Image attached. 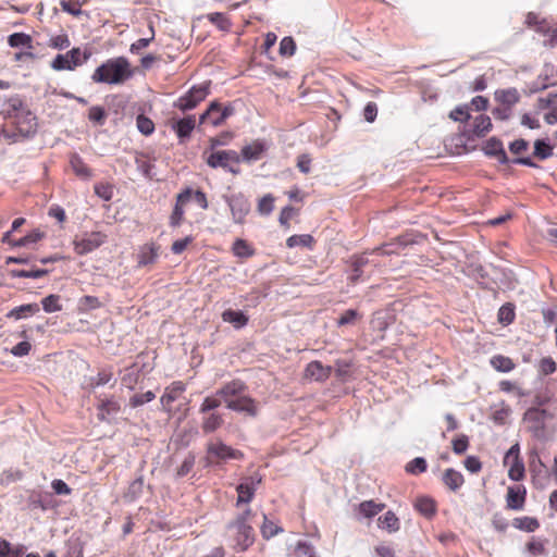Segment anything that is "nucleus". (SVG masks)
I'll return each mask as SVG.
<instances>
[{
	"label": "nucleus",
	"mask_w": 557,
	"mask_h": 557,
	"mask_svg": "<svg viewBox=\"0 0 557 557\" xmlns=\"http://www.w3.org/2000/svg\"><path fill=\"white\" fill-rule=\"evenodd\" d=\"M135 70L125 57L108 59L92 73L94 83L121 85L134 76Z\"/></svg>",
	"instance_id": "nucleus-1"
},
{
	"label": "nucleus",
	"mask_w": 557,
	"mask_h": 557,
	"mask_svg": "<svg viewBox=\"0 0 557 557\" xmlns=\"http://www.w3.org/2000/svg\"><path fill=\"white\" fill-rule=\"evenodd\" d=\"M253 516L251 508H246L227 524V529L233 532V548L237 552L247 550L255 542V531L249 523Z\"/></svg>",
	"instance_id": "nucleus-2"
},
{
	"label": "nucleus",
	"mask_w": 557,
	"mask_h": 557,
	"mask_svg": "<svg viewBox=\"0 0 557 557\" xmlns=\"http://www.w3.org/2000/svg\"><path fill=\"white\" fill-rule=\"evenodd\" d=\"M191 200H195L197 205L203 210L208 209L209 207L207 196L202 190H194L190 187H186L176 195V201L169 219L170 226L177 227L183 223L185 207Z\"/></svg>",
	"instance_id": "nucleus-3"
},
{
	"label": "nucleus",
	"mask_w": 557,
	"mask_h": 557,
	"mask_svg": "<svg viewBox=\"0 0 557 557\" xmlns=\"http://www.w3.org/2000/svg\"><path fill=\"white\" fill-rule=\"evenodd\" d=\"M203 157L206 163L212 169L222 168L235 175L239 173V169L233 166V164L237 165L240 162V156L235 150L208 149Z\"/></svg>",
	"instance_id": "nucleus-4"
},
{
	"label": "nucleus",
	"mask_w": 557,
	"mask_h": 557,
	"mask_svg": "<svg viewBox=\"0 0 557 557\" xmlns=\"http://www.w3.org/2000/svg\"><path fill=\"white\" fill-rule=\"evenodd\" d=\"M211 82L194 85L186 94L177 98L173 107L186 112L197 108L210 94Z\"/></svg>",
	"instance_id": "nucleus-5"
},
{
	"label": "nucleus",
	"mask_w": 557,
	"mask_h": 557,
	"mask_svg": "<svg viewBox=\"0 0 557 557\" xmlns=\"http://www.w3.org/2000/svg\"><path fill=\"white\" fill-rule=\"evenodd\" d=\"M90 57L91 52L88 49L82 51L81 48L75 47L64 54H57L51 62V67L54 71H74L86 63Z\"/></svg>",
	"instance_id": "nucleus-6"
},
{
	"label": "nucleus",
	"mask_w": 557,
	"mask_h": 557,
	"mask_svg": "<svg viewBox=\"0 0 557 557\" xmlns=\"http://www.w3.org/2000/svg\"><path fill=\"white\" fill-rule=\"evenodd\" d=\"M207 463L218 462L220 460L226 459H237L240 460L244 458L243 451L238 449H234L231 446L222 443L220 440H212L207 443Z\"/></svg>",
	"instance_id": "nucleus-7"
},
{
	"label": "nucleus",
	"mask_w": 557,
	"mask_h": 557,
	"mask_svg": "<svg viewBox=\"0 0 557 557\" xmlns=\"http://www.w3.org/2000/svg\"><path fill=\"white\" fill-rule=\"evenodd\" d=\"M15 114L13 115V124L22 137L26 138L33 136L37 131V117L35 114L25 108H15Z\"/></svg>",
	"instance_id": "nucleus-8"
},
{
	"label": "nucleus",
	"mask_w": 557,
	"mask_h": 557,
	"mask_svg": "<svg viewBox=\"0 0 557 557\" xmlns=\"http://www.w3.org/2000/svg\"><path fill=\"white\" fill-rule=\"evenodd\" d=\"M504 466L508 467V476L512 481H521L524 478L525 469L523 460L520 457V446L518 443L512 445L504 457Z\"/></svg>",
	"instance_id": "nucleus-9"
},
{
	"label": "nucleus",
	"mask_w": 557,
	"mask_h": 557,
	"mask_svg": "<svg viewBox=\"0 0 557 557\" xmlns=\"http://www.w3.org/2000/svg\"><path fill=\"white\" fill-rule=\"evenodd\" d=\"M107 240V235L101 232L85 233L73 240L74 250L77 255H87L99 248Z\"/></svg>",
	"instance_id": "nucleus-10"
},
{
	"label": "nucleus",
	"mask_w": 557,
	"mask_h": 557,
	"mask_svg": "<svg viewBox=\"0 0 557 557\" xmlns=\"http://www.w3.org/2000/svg\"><path fill=\"white\" fill-rule=\"evenodd\" d=\"M547 411L540 408H530L525 411L523 421L534 437L545 436Z\"/></svg>",
	"instance_id": "nucleus-11"
},
{
	"label": "nucleus",
	"mask_w": 557,
	"mask_h": 557,
	"mask_svg": "<svg viewBox=\"0 0 557 557\" xmlns=\"http://www.w3.org/2000/svg\"><path fill=\"white\" fill-rule=\"evenodd\" d=\"M233 114L234 108L232 106L222 107L220 102L212 101L208 109L200 115L199 121L202 124L209 120L213 126H220Z\"/></svg>",
	"instance_id": "nucleus-12"
},
{
	"label": "nucleus",
	"mask_w": 557,
	"mask_h": 557,
	"mask_svg": "<svg viewBox=\"0 0 557 557\" xmlns=\"http://www.w3.org/2000/svg\"><path fill=\"white\" fill-rule=\"evenodd\" d=\"M186 391V384L182 381H174L168 385L160 398L162 409L171 414L173 412V403L180 399Z\"/></svg>",
	"instance_id": "nucleus-13"
},
{
	"label": "nucleus",
	"mask_w": 557,
	"mask_h": 557,
	"mask_svg": "<svg viewBox=\"0 0 557 557\" xmlns=\"http://www.w3.org/2000/svg\"><path fill=\"white\" fill-rule=\"evenodd\" d=\"M261 481L262 479L260 475H255L247 478L244 482L236 486V507H239L242 504H249L253 499L257 487Z\"/></svg>",
	"instance_id": "nucleus-14"
},
{
	"label": "nucleus",
	"mask_w": 557,
	"mask_h": 557,
	"mask_svg": "<svg viewBox=\"0 0 557 557\" xmlns=\"http://www.w3.org/2000/svg\"><path fill=\"white\" fill-rule=\"evenodd\" d=\"M226 201L231 209L234 222L243 224L246 215L250 211L249 201L240 194L228 197Z\"/></svg>",
	"instance_id": "nucleus-15"
},
{
	"label": "nucleus",
	"mask_w": 557,
	"mask_h": 557,
	"mask_svg": "<svg viewBox=\"0 0 557 557\" xmlns=\"http://www.w3.org/2000/svg\"><path fill=\"white\" fill-rule=\"evenodd\" d=\"M161 246L154 242H149L139 247L136 255L138 268L152 265L157 262L160 255Z\"/></svg>",
	"instance_id": "nucleus-16"
},
{
	"label": "nucleus",
	"mask_w": 557,
	"mask_h": 557,
	"mask_svg": "<svg viewBox=\"0 0 557 557\" xmlns=\"http://www.w3.org/2000/svg\"><path fill=\"white\" fill-rule=\"evenodd\" d=\"M527 502V488L524 485H510L506 493V508L509 510L524 509Z\"/></svg>",
	"instance_id": "nucleus-17"
},
{
	"label": "nucleus",
	"mask_w": 557,
	"mask_h": 557,
	"mask_svg": "<svg viewBox=\"0 0 557 557\" xmlns=\"http://www.w3.org/2000/svg\"><path fill=\"white\" fill-rule=\"evenodd\" d=\"M332 371L331 366H323L321 361L314 360L306 366L304 376L317 382H325L330 379Z\"/></svg>",
	"instance_id": "nucleus-18"
},
{
	"label": "nucleus",
	"mask_w": 557,
	"mask_h": 557,
	"mask_svg": "<svg viewBox=\"0 0 557 557\" xmlns=\"http://www.w3.org/2000/svg\"><path fill=\"white\" fill-rule=\"evenodd\" d=\"M492 129V121L488 115L483 113L478 114L473 117L472 122L469 124L468 129V138L473 139L474 137H484Z\"/></svg>",
	"instance_id": "nucleus-19"
},
{
	"label": "nucleus",
	"mask_w": 557,
	"mask_h": 557,
	"mask_svg": "<svg viewBox=\"0 0 557 557\" xmlns=\"http://www.w3.org/2000/svg\"><path fill=\"white\" fill-rule=\"evenodd\" d=\"M247 389L246 384L240 380H233L224 384L218 392L216 395L221 397L228 407V401H234L239 395L244 394Z\"/></svg>",
	"instance_id": "nucleus-20"
},
{
	"label": "nucleus",
	"mask_w": 557,
	"mask_h": 557,
	"mask_svg": "<svg viewBox=\"0 0 557 557\" xmlns=\"http://www.w3.org/2000/svg\"><path fill=\"white\" fill-rule=\"evenodd\" d=\"M268 150V145L260 139L253 140L251 144L243 147L240 152V160L245 162H252L260 160L265 151Z\"/></svg>",
	"instance_id": "nucleus-21"
},
{
	"label": "nucleus",
	"mask_w": 557,
	"mask_h": 557,
	"mask_svg": "<svg viewBox=\"0 0 557 557\" xmlns=\"http://www.w3.org/2000/svg\"><path fill=\"white\" fill-rule=\"evenodd\" d=\"M386 505L377 503L373 499L363 500L355 507V511L359 518L372 519L377 513L384 510Z\"/></svg>",
	"instance_id": "nucleus-22"
},
{
	"label": "nucleus",
	"mask_w": 557,
	"mask_h": 557,
	"mask_svg": "<svg viewBox=\"0 0 557 557\" xmlns=\"http://www.w3.org/2000/svg\"><path fill=\"white\" fill-rule=\"evenodd\" d=\"M228 409L239 412H246L248 416L255 417L258 408L255 399L246 395H239L234 401H228Z\"/></svg>",
	"instance_id": "nucleus-23"
},
{
	"label": "nucleus",
	"mask_w": 557,
	"mask_h": 557,
	"mask_svg": "<svg viewBox=\"0 0 557 557\" xmlns=\"http://www.w3.org/2000/svg\"><path fill=\"white\" fill-rule=\"evenodd\" d=\"M171 127L176 133L177 137L183 140L184 138H188L196 127V117L195 115H187L173 121Z\"/></svg>",
	"instance_id": "nucleus-24"
},
{
	"label": "nucleus",
	"mask_w": 557,
	"mask_h": 557,
	"mask_svg": "<svg viewBox=\"0 0 557 557\" xmlns=\"http://www.w3.org/2000/svg\"><path fill=\"white\" fill-rule=\"evenodd\" d=\"M413 508L428 519H432L437 512L436 502L429 496H419L413 502Z\"/></svg>",
	"instance_id": "nucleus-25"
},
{
	"label": "nucleus",
	"mask_w": 557,
	"mask_h": 557,
	"mask_svg": "<svg viewBox=\"0 0 557 557\" xmlns=\"http://www.w3.org/2000/svg\"><path fill=\"white\" fill-rule=\"evenodd\" d=\"M377 527L387 533H396L400 530V520L392 510H387L377 518Z\"/></svg>",
	"instance_id": "nucleus-26"
},
{
	"label": "nucleus",
	"mask_w": 557,
	"mask_h": 557,
	"mask_svg": "<svg viewBox=\"0 0 557 557\" xmlns=\"http://www.w3.org/2000/svg\"><path fill=\"white\" fill-rule=\"evenodd\" d=\"M70 165L75 175L82 180H89L92 176L91 169L84 162L78 153L70 154Z\"/></svg>",
	"instance_id": "nucleus-27"
},
{
	"label": "nucleus",
	"mask_w": 557,
	"mask_h": 557,
	"mask_svg": "<svg viewBox=\"0 0 557 557\" xmlns=\"http://www.w3.org/2000/svg\"><path fill=\"white\" fill-rule=\"evenodd\" d=\"M442 481L445 486L454 492L459 490L465 483L463 475L453 468H448L444 471Z\"/></svg>",
	"instance_id": "nucleus-28"
},
{
	"label": "nucleus",
	"mask_w": 557,
	"mask_h": 557,
	"mask_svg": "<svg viewBox=\"0 0 557 557\" xmlns=\"http://www.w3.org/2000/svg\"><path fill=\"white\" fill-rule=\"evenodd\" d=\"M512 525L517 530L532 533V532H535L540 528L541 524H540V521L537 518L523 516V517L515 518L512 520Z\"/></svg>",
	"instance_id": "nucleus-29"
},
{
	"label": "nucleus",
	"mask_w": 557,
	"mask_h": 557,
	"mask_svg": "<svg viewBox=\"0 0 557 557\" xmlns=\"http://www.w3.org/2000/svg\"><path fill=\"white\" fill-rule=\"evenodd\" d=\"M495 99L507 109H510L519 101L520 95L516 88L503 89L495 92Z\"/></svg>",
	"instance_id": "nucleus-30"
},
{
	"label": "nucleus",
	"mask_w": 557,
	"mask_h": 557,
	"mask_svg": "<svg viewBox=\"0 0 557 557\" xmlns=\"http://www.w3.org/2000/svg\"><path fill=\"white\" fill-rule=\"evenodd\" d=\"M490 364L497 372L508 373L516 368L513 360L504 355H494L490 359Z\"/></svg>",
	"instance_id": "nucleus-31"
},
{
	"label": "nucleus",
	"mask_w": 557,
	"mask_h": 557,
	"mask_svg": "<svg viewBox=\"0 0 557 557\" xmlns=\"http://www.w3.org/2000/svg\"><path fill=\"white\" fill-rule=\"evenodd\" d=\"M222 319L224 322L233 324L236 329H242L248 323V317L242 312L233 309H227L222 313Z\"/></svg>",
	"instance_id": "nucleus-32"
},
{
	"label": "nucleus",
	"mask_w": 557,
	"mask_h": 557,
	"mask_svg": "<svg viewBox=\"0 0 557 557\" xmlns=\"http://www.w3.org/2000/svg\"><path fill=\"white\" fill-rule=\"evenodd\" d=\"M38 304H26L13 308L7 313V318H13L15 320L24 319L39 312Z\"/></svg>",
	"instance_id": "nucleus-33"
},
{
	"label": "nucleus",
	"mask_w": 557,
	"mask_h": 557,
	"mask_svg": "<svg viewBox=\"0 0 557 557\" xmlns=\"http://www.w3.org/2000/svg\"><path fill=\"white\" fill-rule=\"evenodd\" d=\"M8 44L12 48L24 47L28 50H33V38L25 33H14L8 37Z\"/></svg>",
	"instance_id": "nucleus-34"
},
{
	"label": "nucleus",
	"mask_w": 557,
	"mask_h": 557,
	"mask_svg": "<svg viewBox=\"0 0 557 557\" xmlns=\"http://www.w3.org/2000/svg\"><path fill=\"white\" fill-rule=\"evenodd\" d=\"M232 252L238 258H250L255 255V249L247 240L237 238L233 243Z\"/></svg>",
	"instance_id": "nucleus-35"
},
{
	"label": "nucleus",
	"mask_w": 557,
	"mask_h": 557,
	"mask_svg": "<svg viewBox=\"0 0 557 557\" xmlns=\"http://www.w3.org/2000/svg\"><path fill=\"white\" fill-rule=\"evenodd\" d=\"M223 424V418L219 413H210L205 417L201 423L203 433L209 434L216 431Z\"/></svg>",
	"instance_id": "nucleus-36"
},
{
	"label": "nucleus",
	"mask_w": 557,
	"mask_h": 557,
	"mask_svg": "<svg viewBox=\"0 0 557 557\" xmlns=\"http://www.w3.org/2000/svg\"><path fill=\"white\" fill-rule=\"evenodd\" d=\"M135 163L137 165V169L148 178H152V169H153V162L149 158V156L145 153H139L135 158Z\"/></svg>",
	"instance_id": "nucleus-37"
},
{
	"label": "nucleus",
	"mask_w": 557,
	"mask_h": 557,
	"mask_svg": "<svg viewBox=\"0 0 557 557\" xmlns=\"http://www.w3.org/2000/svg\"><path fill=\"white\" fill-rule=\"evenodd\" d=\"M313 244L314 238L309 234L292 235L286 240V245L288 248H294L297 246L312 248Z\"/></svg>",
	"instance_id": "nucleus-38"
},
{
	"label": "nucleus",
	"mask_w": 557,
	"mask_h": 557,
	"mask_svg": "<svg viewBox=\"0 0 557 557\" xmlns=\"http://www.w3.org/2000/svg\"><path fill=\"white\" fill-rule=\"evenodd\" d=\"M484 151L486 154H490V156H495V157H499L502 159H506V153H505V150L503 148V144L499 139L493 137V138H490L485 146H484Z\"/></svg>",
	"instance_id": "nucleus-39"
},
{
	"label": "nucleus",
	"mask_w": 557,
	"mask_h": 557,
	"mask_svg": "<svg viewBox=\"0 0 557 557\" xmlns=\"http://www.w3.org/2000/svg\"><path fill=\"white\" fill-rule=\"evenodd\" d=\"M498 321L504 324L508 325L511 324L515 321L516 313H515V306L510 302H506L498 310Z\"/></svg>",
	"instance_id": "nucleus-40"
},
{
	"label": "nucleus",
	"mask_w": 557,
	"mask_h": 557,
	"mask_svg": "<svg viewBox=\"0 0 557 557\" xmlns=\"http://www.w3.org/2000/svg\"><path fill=\"white\" fill-rule=\"evenodd\" d=\"M206 17L221 30H228L232 26L230 18L224 13L213 12L207 14Z\"/></svg>",
	"instance_id": "nucleus-41"
},
{
	"label": "nucleus",
	"mask_w": 557,
	"mask_h": 557,
	"mask_svg": "<svg viewBox=\"0 0 557 557\" xmlns=\"http://www.w3.org/2000/svg\"><path fill=\"white\" fill-rule=\"evenodd\" d=\"M546 542L545 540H541V539H537V537H532L528 543H527V550L529 552L530 555L532 556H541V555H544L546 553Z\"/></svg>",
	"instance_id": "nucleus-42"
},
{
	"label": "nucleus",
	"mask_w": 557,
	"mask_h": 557,
	"mask_svg": "<svg viewBox=\"0 0 557 557\" xmlns=\"http://www.w3.org/2000/svg\"><path fill=\"white\" fill-rule=\"evenodd\" d=\"M281 532H283V529L264 516V520L261 525V534L263 539L269 540Z\"/></svg>",
	"instance_id": "nucleus-43"
},
{
	"label": "nucleus",
	"mask_w": 557,
	"mask_h": 557,
	"mask_svg": "<svg viewBox=\"0 0 557 557\" xmlns=\"http://www.w3.org/2000/svg\"><path fill=\"white\" fill-rule=\"evenodd\" d=\"M553 154V148L544 140L537 139L534 143L533 156L540 160H545Z\"/></svg>",
	"instance_id": "nucleus-44"
},
{
	"label": "nucleus",
	"mask_w": 557,
	"mask_h": 557,
	"mask_svg": "<svg viewBox=\"0 0 557 557\" xmlns=\"http://www.w3.org/2000/svg\"><path fill=\"white\" fill-rule=\"evenodd\" d=\"M136 125L138 131L144 135H150L154 131V124L148 116L139 114L136 119Z\"/></svg>",
	"instance_id": "nucleus-45"
},
{
	"label": "nucleus",
	"mask_w": 557,
	"mask_h": 557,
	"mask_svg": "<svg viewBox=\"0 0 557 557\" xmlns=\"http://www.w3.org/2000/svg\"><path fill=\"white\" fill-rule=\"evenodd\" d=\"M274 197L271 194L264 195L258 202V211L262 215H269L274 209Z\"/></svg>",
	"instance_id": "nucleus-46"
},
{
	"label": "nucleus",
	"mask_w": 557,
	"mask_h": 557,
	"mask_svg": "<svg viewBox=\"0 0 557 557\" xmlns=\"http://www.w3.org/2000/svg\"><path fill=\"white\" fill-rule=\"evenodd\" d=\"M449 117L456 122H466L468 121L470 115V107L468 104L456 107L450 111Z\"/></svg>",
	"instance_id": "nucleus-47"
},
{
	"label": "nucleus",
	"mask_w": 557,
	"mask_h": 557,
	"mask_svg": "<svg viewBox=\"0 0 557 557\" xmlns=\"http://www.w3.org/2000/svg\"><path fill=\"white\" fill-rule=\"evenodd\" d=\"M60 297L58 295H49L45 297L41 301L42 308L46 312H57L62 310V306L60 305Z\"/></svg>",
	"instance_id": "nucleus-48"
},
{
	"label": "nucleus",
	"mask_w": 557,
	"mask_h": 557,
	"mask_svg": "<svg viewBox=\"0 0 557 557\" xmlns=\"http://www.w3.org/2000/svg\"><path fill=\"white\" fill-rule=\"evenodd\" d=\"M48 46L53 49L64 50L71 46V41L66 34H60L52 36L49 39Z\"/></svg>",
	"instance_id": "nucleus-49"
},
{
	"label": "nucleus",
	"mask_w": 557,
	"mask_h": 557,
	"mask_svg": "<svg viewBox=\"0 0 557 557\" xmlns=\"http://www.w3.org/2000/svg\"><path fill=\"white\" fill-rule=\"evenodd\" d=\"M79 309L83 311L98 309L102 306L101 301L95 296H83L79 301Z\"/></svg>",
	"instance_id": "nucleus-50"
},
{
	"label": "nucleus",
	"mask_w": 557,
	"mask_h": 557,
	"mask_svg": "<svg viewBox=\"0 0 557 557\" xmlns=\"http://www.w3.org/2000/svg\"><path fill=\"white\" fill-rule=\"evenodd\" d=\"M426 467L428 466L425 459L422 457H417L407 463L406 471L411 474L423 473L426 471Z\"/></svg>",
	"instance_id": "nucleus-51"
},
{
	"label": "nucleus",
	"mask_w": 557,
	"mask_h": 557,
	"mask_svg": "<svg viewBox=\"0 0 557 557\" xmlns=\"http://www.w3.org/2000/svg\"><path fill=\"white\" fill-rule=\"evenodd\" d=\"M88 119L99 125L104 124L107 119V113L104 108L100 106H94L88 111Z\"/></svg>",
	"instance_id": "nucleus-52"
},
{
	"label": "nucleus",
	"mask_w": 557,
	"mask_h": 557,
	"mask_svg": "<svg viewBox=\"0 0 557 557\" xmlns=\"http://www.w3.org/2000/svg\"><path fill=\"white\" fill-rule=\"evenodd\" d=\"M358 319H361V314L355 309H348L338 318L337 325L355 324Z\"/></svg>",
	"instance_id": "nucleus-53"
},
{
	"label": "nucleus",
	"mask_w": 557,
	"mask_h": 557,
	"mask_svg": "<svg viewBox=\"0 0 557 557\" xmlns=\"http://www.w3.org/2000/svg\"><path fill=\"white\" fill-rule=\"evenodd\" d=\"M154 398H156V394L151 391H148L143 394H135L134 396L131 397L129 405L133 408H136V407L144 405L145 403H149V401L153 400Z\"/></svg>",
	"instance_id": "nucleus-54"
},
{
	"label": "nucleus",
	"mask_w": 557,
	"mask_h": 557,
	"mask_svg": "<svg viewBox=\"0 0 557 557\" xmlns=\"http://www.w3.org/2000/svg\"><path fill=\"white\" fill-rule=\"evenodd\" d=\"M296 44L292 37H284L280 42V54L282 57H292L295 53Z\"/></svg>",
	"instance_id": "nucleus-55"
},
{
	"label": "nucleus",
	"mask_w": 557,
	"mask_h": 557,
	"mask_svg": "<svg viewBox=\"0 0 557 557\" xmlns=\"http://www.w3.org/2000/svg\"><path fill=\"white\" fill-rule=\"evenodd\" d=\"M499 386V389L502 392H505V393H516L517 396L519 397H524L527 396V392H524L521 387H519L516 383L511 382V381H508V380H503L499 382L498 384Z\"/></svg>",
	"instance_id": "nucleus-56"
},
{
	"label": "nucleus",
	"mask_w": 557,
	"mask_h": 557,
	"mask_svg": "<svg viewBox=\"0 0 557 557\" xmlns=\"http://www.w3.org/2000/svg\"><path fill=\"white\" fill-rule=\"evenodd\" d=\"M453 451L457 455H462L469 447V438L462 434L454 438L451 442Z\"/></svg>",
	"instance_id": "nucleus-57"
},
{
	"label": "nucleus",
	"mask_w": 557,
	"mask_h": 557,
	"mask_svg": "<svg viewBox=\"0 0 557 557\" xmlns=\"http://www.w3.org/2000/svg\"><path fill=\"white\" fill-rule=\"evenodd\" d=\"M221 397L215 395V396H208L203 399L202 404L200 405V412L201 413H205V412H208L210 410H213L218 407L221 406Z\"/></svg>",
	"instance_id": "nucleus-58"
},
{
	"label": "nucleus",
	"mask_w": 557,
	"mask_h": 557,
	"mask_svg": "<svg viewBox=\"0 0 557 557\" xmlns=\"http://www.w3.org/2000/svg\"><path fill=\"white\" fill-rule=\"evenodd\" d=\"M557 104V92H548L546 96H541L537 99V108L545 110Z\"/></svg>",
	"instance_id": "nucleus-59"
},
{
	"label": "nucleus",
	"mask_w": 557,
	"mask_h": 557,
	"mask_svg": "<svg viewBox=\"0 0 557 557\" xmlns=\"http://www.w3.org/2000/svg\"><path fill=\"white\" fill-rule=\"evenodd\" d=\"M296 210L290 207V206H286L284 207L282 210H281V213H280V218H278V222L280 224L285 227L286 230L289 228L290 226V220L293 219V216L296 214Z\"/></svg>",
	"instance_id": "nucleus-60"
},
{
	"label": "nucleus",
	"mask_w": 557,
	"mask_h": 557,
	"mask_svg": "<svg viewBox=\"0 0 557 557\" xmlns=\"http://www.w3.org/2000/svg\"><path fill=\"white\" fill-rule=\"evenodd\" d=\"M13 276L15 277H32V278H39L48 274L47 270L44 269H36V270H15L12 272Z\"/></svg>",
	"instance_id": "nucleus-61"
},
{
	"label": "nucleus",
	"mask_w": 557,
	"mask_h": 557,
	"mask_svg": "<svg viewBox=\"0 0 557 557\" xmlns=\"http://www.w3.org/2000/svg\"><path fill=\"white\" fill-rule=\"evenodd\" d=\"M233 138L232 133L224 132L220 135L212 137L209 139L210 148L209 149H215L218 146H225L230 143V140Z\"/></svg>",
	"instance_id": "nucleus-62"
},
{
	"label": "nucleus",
	"mask_w": 557,
	"mask_h": 557,
	"mask_svg": "<svg viewBox=\"0 0 557 557\" xmlns=\"http://www.w3.org/2000/svg\"><path fill=\"white\" fill-rule=\"evenodd\" d=\"M465 468L471 473H478L482 469V462L476 456H468L463 461Z\"/></svg>",
	"instance_id": "nucleus-63"
},
{
	"label": "nucleus",
	"mask_w": 557,
	"mask_h": 557,
	"mask_svg": "<svg viewBox=\"0 0 557 557\" xmlns=\"http://www.w3.org/2000/svg\"><path fill=\"white\" fill-rule=\"evenodd\" d=\"M94 189L95 194L103 200H110L112 198L113 191L112 187L109 184H96Z\"/></svg>",
	"instance_id": "nucleus-64"
}]
</instances>
